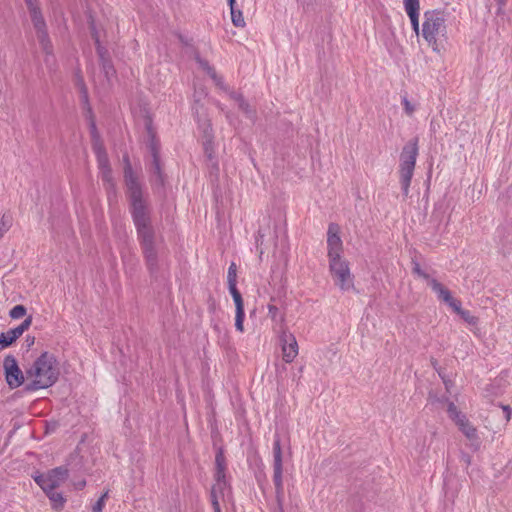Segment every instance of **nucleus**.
<instances>
[{
  "label": "nucleus",
  "mask_w": 512,
  "mask_h": 512,
  "mask_svg": "<svg viewBox=\"0 0 512 512\" xmlns=\"http://www.w3.org/2000/svg\"><path fill=\"white\" fill-rule=\"evenodd\" d=\"M404 8L410 19L413 30L419 34L420 0H404Z\"/></svg>",
  "instance_id": "obj_12"
},
{
  "label": "nucleus",
  "mask_w": 512,
  "mask_h": 512,
  "mask_svg": "<svg viewBox=\"0 0 512 512\" xmlns=\"http://www.w3.org/2000/svg\"><path fill=\"white\" fill-rule=\"evenodd\" d=\"M429 287L437 296L439 302L446 305L464 320H469L471 318L470 313L463 309L461 301L457 299L444 284L437 280H431L429 282Z\"/></svg>",
  "instance_id": "obj_3"
},
{
  "label": "nucleus",
  "mask_w": 512,
  "mask_h": 512,
  "mask_svg": "<svg viewBox=\"0 0 512 512\" xmlns=\"http://www.w3.org/2000/svg\"><path fill=\"white\" fill-rule=\"evenodd\" d=\"M268 317L272 320H276L280 316V308L271 300L267 305Z\"/></svg>",
  "instance_id": "obj_19"
},
{
  "label": "nucleus",
  "mask_w": 512,
  "mask_h": 512,
  "mask_svg": "<svg viewBox=\"0 0 512 512\" xmlns=\"http://www.w3.org/2000/svg\"><path fill=\"white\" fill-rule=\"evenodd\" d=\"M2 370L5 381L10 389H15L26 384V374H24L13 356L7 355L4 357Z\"/></svg>",
  "instance_id": "obj_5"
},
{
  "label": "nucleus",
  "mask_w": 512,
  "mask_h": 512,
  "mask_svg": "<svg viewBox=\"0 0 512 512\" xmlns=\"http://www.w3.org/2000/svg\"><path fill=\"white\" fill-rule=\"evenodd\" d=\"M443 408L448 414V417L455 423L458 424L462 421L466 416L462 413V411L458 408V406L452 401H446L444 403Z\"/></svg>",
  "instance_id": "obj_14"
},
{
  "label": "nucleus",
  "mask_w": 512,
  "mask_h": 512,
  "mask_svg": "<svg viewBox=\"0 0 512 512\" xmlns=\"http://www.w3.org/2000/svg\"><path fill=\"white\" fill-rule=\"evenodd\" d=\"M418 35L433 52H445L449 45V37L444 14L436 10L426 11L422 23H419Z\"/></svg>",
  "instance_id": "obj_1"
},
{
  "label": "nucleus",
  "mask_w": 512,
  "mask_h": 512,
  "mask_svg": "<svg viewBox=\"0 0 512 512\" xmlns=\"http://www.w3.org/2000/svg\"><path fill=\"white\" fill-rule=\"evenodd\" d=\"M2 237V233H0V238Z\"/></svg>",
  "instance_id": "obj_27"
},
{
  "label": "nucleus",
  "mask_w": 512,
  "mask_h": 512,
  "mask_svg": "<svg viewBox=\"0 0 512 512\" xmlns=\"http://www.w3.org/2000/svg\"><path fill=\"white\" fill-rule=\"evenodd\" d=\"M230 293L234 300L235 309H236L235 326H236V329L238 332L243 333L245 330L244 329V318H245L244 301H243L241 294L236 289L235 285L230 286Z\"/></svg>",
  "instance_id": "obj_11"
},
{
  "label": "nucleus",
  "mask_w": 512,
  "mask_h": 512,
  "mask_svg": "<svg viewBox=\"0 0 512 512\" xmlns=\"http://www.w3.org/2000/svg\"><path fill=\"white\" fill-rule=\"evenodd\" d=\"M32 317L28 316L18 327L0 334V350L8 347L15 342L31 325Z\"/></svg>",
  "instance_id": "obj_10"
},
{
  "label": "nucleus",
  "mask_w": 512,
  "mask_h": 512,
  "mask_svg": "<svg viewBox=\"0 0 512 512\" xmlns=\"http://www.w3.org/2000/svg\"><path fill=\"white\" fill-rule=\"evenodd\" d=\"M461 432L469 439L476 440L478 437L477 429L469 422L467 418H464L458 424H456Z\"/></svg>",
  "instance_id": "obj_16"
},
{
  "label": "nucleus",
  "mask_w": 512,
  "mask_h": 512,
  "mask_svg": "<svg viewBox=\"0 0 512 512\" xmlns=\"http://www.w3.org/2000/svg\"><path fill=\"white\" fill-rule=\"evenodd\" d=\"M26 314L27 310L23 305H16L9 312L10 317L13 319H21L25 317Z\"/></svg>",
  "instance_id": "obj_18"
},
{
  "label": "nucleus",
  "mask_w": 512,
  "mask_h": 512,
  "mask_svg": "<svg viewBox=\"0 0 512 512\" xmlns=\"http://www.w3.org/2000/svg\"><path fill=\"white\" fill-rule=\"evenodd\" d=\"M25 3L29 11L35 18H37L40 15V9L37 0H25Z\"/></svg>",
  "instance_id": "obj_20"
},
{
  "label": "nucleus",
  "mask_w": 512,
  "mask_h": 512,
  "mask_svg": "<svg viewBox=\"0 0 512 512\" xmlns=\"http://www.w3.org/2000/svg\"><path fill=\"white\" fill-rule=\"evenodd\" d=\"M329 271L334 284L340 290L348 291L353 288L354 281L349 263L343 257L330 259Z\"/></svg>",
  "instance_id": "obj_4"
},
{
  "label": "nucleus",
  "mask_w": 512,
  "mask_h": 512,
  "mask_svg": "<svg viewBox=\"0 0 512 512\" xmlns=\"http://www.w3.org/2000/svg\"><path fill=\"white\" fill-rule=\"evenodd\" d=\"M417 157V147L414 143L407 144L401 153L400 175L403 182L408 185L414 171Z\"/></svg>",
  "instance_id": "obj_6"
},
{
  "label": "nucleus",
  "mask_w": 512,
  "mask_h": 512,
  "mask_svg": "<svg viewBox=\"0 0 512 512\" xmlns=\"http://www.w3.org/2000/svg\"><path fill=\"white\" fill-rule=\"evenodd\" d=\"M84 485H85V481H80V482H78V484H76V488L81 489L84 487Z\"/></svg>",
  "instance_id": "obj_25"
},
{
  "label": "nucleus",
  "mask_w": 512,
  "mask_h": 512,
  "mask_svg": "<svg viewBox=\"0 0 512 512\" xmlns=\"http://www.w3.org/2000/svg\"><path fill=\"white\" fill-rule=\"evenodd\" d=\"M103 501H104V498L102 497V498L99 500V502H98L97 506L94 508V512H101V510H102V506H103Z\"/></svg>",
  "instance_id": "obj_22"
},
{
  "label": "nucleus",
  "mask_w": 512,
  "mask_h": 512,
  "mask_svg": "<svg viewBox=\"0 0 512 512\" xmlns=\"http://www.w3.org/2000/svg\"><path fill=\"white\" fill-rule=\"evenodd\" d=\"M277 461L279 462L280 461V454L277 455Z\"/></svg>",
  "instance_id": "obj_26"
},
{
  "label": "nucleus",
  "mask_w": 512,
  "mask_h": 512,
  "mask_svg": "<svg viewBox=\"0 0 512 512\" xmlns=\"http://www.w3.org/2000/svg\"><path fill=\"white\" fill-rule=\"evenodd\" d=\"M402 105H403V109L407 115H412L416 109V105L412 101H410L406 98L403 99Z\"/></svg>",
  "instance_id": "obj_21"
},
{
  "label": "nucleus",
  "mask_w": 512,
  "mask_h": 512,
  "mask_svg": "<svg viewBox=\"0 0 512 512\" xmlns=\"http://www.w3.org/2000/svg\"><path fill=\"white\" fill-rule=\"evenodd\" d=\"M228 4H229V7H230V10L234 9V8H237L236 7V0H228Z\"/></svg>",
  "instance_id": "obj_23"
},
{
  "label": "nucleus",
  "mask_w": 512,
  "mask_h": 512,
  "mask_svg": "<svg viewBox=\"0 0 512 512\" xmlns=\"http://www.w3.org/2000/svg\"><path fill=\"white\" fill-rule=\"evenodd\" d=\"M59 374L56 357L43 352L27 370L26 386L30 390L47 389L57 382Z\"/></svg>",
  "instance_id": "obj_2"
},
{
  "label": "nucleus",
  "mask_w": 512,
  "mask_h": 512,
  "mask_svg": "<svg viewBox=\"0 0 512 512\" xmlns=\"http://www.w3.org/2000/svg\"><path fill=\"white\" fill-rule=\"evenodd\" d=\"M342 250V239L340 228L337 225H330L327 231V253L328 260L340 258Z\"/></svg>",
  "instance_id": "obj_8"
},
{
  "label": "nucleus",
  "mask_w": 512,
  "mask_h": 512,
  "mask_svg": "<svg viewBox=\"0 0 512 512\" xmlns=\"http://www.w3.org/2000/svg\"><path fill=\"white\" fill-rule=\"evenodd\" d=\"M213 505H214L215 512H221L220 511V507H219V503H218L217 500L213 501Z\"/></svg>",
  "instance_id": "obj_24"
},
{
  "label": "nucleus",
  "mask_w": 512,
  "mask_h": 512,
  "mask_svg": "<svg viewBox=\"0 0 512 512\" xmlns=\"http://www.w3.org/2000/svg\"><path fill=\"white\" fill-rule=\"evenodd\" d=\"M232 24L237 28H244L246 25L244 15L239 8L230 10Z\"/></svg>",
  "instance_id": "obj_17"
},
{
  "label": "nucleus",
  "mask_w": 512,
  "mask_h": 512,
  "mask_svg": "<svg viewBox=\"0 0 512 512\" xmlns=\"http://www.w3.org/2000/svg\"><path fill=\"white\" fill-rule=\"evenodd\" d=\"M299 354V346L296 337L293 334H283L281 336V358L289 364L292 363Z\"/></svg>",
  "instance_id": "obj_9"
},
{
  "label": "nucleus",
  "mask_w": 512,
  "mask_h": 512,
  "mask_svg": "<svg viewBox=\"0 0 512 512\" xmlns=\"http://www.w3.org/2000/svg\"><path fill=\"white\" fill-rule=\"evenodd\" d=\"M44 492L48 496L53 509L59 511L64 507L66 499L60 492L56 491L55 489Z\"/></svg>",
  "instance_id": "obj_15"
},
{
  "label": "nucleus",
  "mask_w": 512,
  "mask_h": 512,
  "mask_svg": "<svg viewBox=\"0 0 512 512\" xmlns=\"http://www.w3.org/2000/svg\"><path fill=\"white\" fill-rule=\"evenodd\" d=\"M129 196L134 214L139 216L144 210V204L141 199V192L133 180L128 182Z\"/></svg>",
  "instance_id": "obj_13"
},
{
  "label": "nucleus",
  "mask_w": 512,
  "mask_h": 512,
  "mask_svg": "<svg viewBox=\"0 0 512 512\" xmlns=\"http://www.w3.org/2000/svg\"><path fill=\"white\" fill-rule=\"evenodd\" d=\"M67 479V470L64 468H56L36 478V482L43 491L56 489Z\"/></svg>",
  "instance_id": "obj_7"
}]
</instances>
